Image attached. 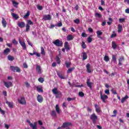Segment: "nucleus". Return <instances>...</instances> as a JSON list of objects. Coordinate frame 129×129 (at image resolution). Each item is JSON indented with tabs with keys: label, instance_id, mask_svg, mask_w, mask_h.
I'll return each instance as SVG.
<instances>
[{
	"label": "nucleus",
	"instance_id": "obj_12",
	"mask_svg": "<svg viewBox=\"0 0 129 129\" xmlns=\"http://www.w3.org/2000/svg\"><path fill=\"white\" fill-rule=\"evenodd\" d=\"M37 101L40 103H42L43 102V100H44V98H43V96L41 95H38L37 97Z\"/></svg>",
	"mask_w": 129,
	"mask_h": 129
},
{
	"label": "nucleus",
	"instance_id": "obj_62",
	"mask_svg": "<svg viewBox=\"0 0 129 129\" xmlns=\"http://www.w3.org/2000/svg\"><path fill=\"white\" fill-rule=\"evenodd\" d=\"M88 31H89V32H90V33H92L93 32V29H92V28L89 27L88 28Z\"/></svg>",
	"mask_w": 129,
	"mask_h": 129
},
{
	"label": "nucleus",
	"instance_id": "obj_31",
	"mask_svg": "<svg viewBox=\"0 0 129 129\" xmlns=\"http://www.w3.org/2000/svg\"><path fill=\"white\" fill-rule=\"evenodd\" d=\"M112 61H113V63H116V55H112Z\"/></svg>",
	"mask_w": 129,
	"mask_h": 129
},
{
	"label": "nucleus",
	"instance_id": "obj_4",
	"mask_svg": "<svg viewBox=\"0 0 129 129\" xmlns=\"http://www.w3.org/2000/svg\"><path fill=\"white\" fill-rule=\"evenodd\" d=\"M30 25H34V23L31 20H27V23L26 26V32H29L30 30Z\"/></svg>",
	"mask_w": 129,
	"mask_h": 129
},
{
	"label": "nucleus",
	"instance_id": "obj_59",
	"mask_svg": "<svg viewBox=\"0 0 129 129\" xmlns=\"http://www.w3.org/2000/svg\"><path fill=\"white\" fill-rule=\"evenodd\" d=\"M115 37H116V33H114V34H112L111 35V38H115Z\"/></svg>",
	"mask_w": 129,
	"mask_h": 129
},
{
	"label": "nucleus",
	"instance_id": "obj_35",
	"mask_svg": "<svg viewBox=\"0 0 129 129\" xmlns=\"http://www.w3.org/2000/svg\"><path fill=\"white\" fill-rule=\"evenodd\" d=\"M127 98H128V95H126L125 97H123L121 100V103H123V102H124L125 101V100L127 99Z\"/></svg>",
	"mask_w": 129,
	"mask_h": 129
},
{
	"label": "nucleus",
	"instance_id": "obj_22",
	"mask_svg": "<svg viewBox=\"0 0 129 129\" xmlns=\"http://www.w3.org/2000/svg\"><path fill=\"white\" fill-rule=\"evenodd\" d=\"M68 42H66L64 43V48L66 49V50H67V51H70V47H69V45H68Z\"/></svg>",
	"mask_w": 129,
	"mask_h": 129
},
{
	"label": "nucleus",
	"instance_id": "obj_51",
	"mask_svg": "<svg viewBox=\"0 0 129 129\" xmlns=\"http://www.w3.org/2000/svg\"><path fill=\"white\" fill-rule=\"evenodd\" d=\"M75 99H76L75 98H70V97H69V98H67V100L68 101H71L72 100H75Z\"/></svg>",
	"mask_w": 129,
	"mask_h": 129
},
{
	"label": "nucleus",
	"instance_id": "obj_37",
	"mask_svg": "<svg viewBox=\"0 0 129 129\" xmlns=\"http://www.w3.org/2000/svg\"><path fill=\"white\" fill-rule=\"evenodd\" d=\"M75 69V67H73V68L69 69L67 71V73L68 74H69L70 73H71V72H72V71H73V70H74Z\"/></svg>",
	"mask_w": 129,
	"mask_h": 129
},
{
	"label": "nucleus",
	"instance_id": "obj_28",
	"mask_svg": "<svg viewBox=\"0 0 129 129\" xmlns=\"http://www.w3.org/2000/svg\"><path fill=\"white\" fill-rule=\"evenodd\" d=\"M112 48H113L114 50H115V49L117 48V44H116L115 41L112 42Z\"/></svg>",
	"mask_w": 129,
	"mask_h": 129
},
{
	"label": "nucleus",
	"instance_id": "obj_21",
	"mask_svg": "<svg viewBox=\"0 0 129 129\" xmlns=\"http://www.w3.org/2000/svg\"><path fill=\"white\" fill-rule=\"evenodd\" d=\"M68 42H66L64 43V48L66 49V50H67V51H70V47H69V45H68Z\"/></svg>",
	"mask_w": 129,
	"mask_h": 129
},
{
	"label": "nucleus",
	"instance_id": "obj_38",
	"mask_svg": "<svg viewBox=\"0 0 129 129\" xmlns=\"http://www.w3.org/2000/svg\"><path fill=\"white\" fill-rule=\"evenodd\" d=\"M55 110L57 113H60V108H59V105H56Z\"/></svg>",
	"mask_w": 129,
	"mask_h": 129
},
{
	"label": "nucleus",
	"instance_id": "obj_64",
	"mask_svg": "<svg viewBox=\"0 0 129 129\" xmlns=\"http://www.w3.org/2000/svg\"><path fill=\"white\" fill-rule=\"evenodd\" d=\"M125 12L126 13V14H129V9H126L125 10Z\"/></svg>",
	"mask_w": 129,
	"mask_h": 129
},
{
	"label": "nucleus",
	"instance_id": "obj_14",
	"mask_svg": "<svg viewBox=\"0 0 129 129\" xmlns=\"http://www.w3.org/2000/svg\"><path fill=\"white\" fill-rule=\"evenodd\" d=\"M94 106H95V109H96V111L98 113H99V112H101V109L100 107H99V106H98V105L95 104Z\"/></svg>",
	"mask_w": 129,
	"mask_h": 129
},
{
	"label": "nucleus",
	"instance_id": "obj_34",
	"mask_svg": "<svg viewBox=\"0 0 129 129\" xmlns=\"http://www.w3.org/2000/svg\"><path fill=\"white\" fill-rule=\"evenodd\" d=\"M68 41H72L73 40V36L71 35H69L67 37Z\"/></svg>",
	"mask_w": 129,
	"mask_h": 129
},
{
	"label": "nucleus",
	"instance_id": "obj_50",
	"mask_svg": "<svg viewBox=\"0 0 129 129\" xmlns=\"http://www.w3.org/2000/svg\"><path fill=\"white\" fill-rule=\"evenodd\" d=\"M125 21V19L124 18H120L119 19V23H123Z\"/></svg>",
	"mask_w": 129,
	"mask_h": 129
},
{
	"label": "nucleus",
	"instance_id": "obj_32",
	"mask_svg": "<svg viewBox=\"0 0 129 129\" xmlns=\"http://www.w3.org/2000/svg\"><path fill=\"white\" fill-rule=\"evenodd\" d=\"M41 54L45 56L46 55V52H45V49H44L43 47H41Z\"/></svg>",
	"mask_w": 129,
	"mask_h": 129
},
{
	"label": "nucleus",
	"instance_id": "obj_46",
	"mask_svg": "<svg viewBox=\"0 0 129 129\" xmlns=\"http://www.w3.org/2000/svg\"><path fill=\"white\" fill-rule=\"evenodd\" d=\"M39 82H40V83H43L44 82V78L40 77L38 79Z\"/></svg>",
	"mask_w": 129,
	"mask_h": 129
},
{
	"label": "nucleus",
	"instance_id": "obj_17",
	"mask_svg": "<svg viewBox=\"0 0 129 129\" xmlns=\"http://www.w3.org/2000/svg\"><path fill=\"white\" fill-rule=\"evenodd\" d=\"M2 23L4 28H7V25H8V23H7L6 19L4 18H2Z\"/></svg>",
	"mask_w": 129,
	"mask_h": 129
},
{
	"label": "nucleus",
	"instance_id": "obj_5",
	"mask_svg": "<svg viewBox=\"0 0 129 129\" xmlns=\"http://www.w3.org/2000/svg\"><path fill=\"white\" fill-rule=\"evenodd\" d=\"M52 92L53 93V94H55L56 98H59V95H61V92H58V89L57 88H55L53 89L52 90Z\"/></svg>",
	"mask_w": 129,
	"mask_h": 129
},
{
	"label": "nucleus",
	"instance_id": "obj_40",
	"mask_svg": "<svg viewBox=\"0 0 129 129\" xmlns=\"http://www.w3.org/2000/svg\"><path fill=\"white\" fill-rule=\"evenodd\" d=\"M104 61H105V62H108V61H109V56L105 55L104 57Z\"/></svg>",
	"mask_w": 129,
	"mask_h": 129
},
{
	"label": "nucleus",
	"instance_id": "obj_53",
	"mask_svg": "<svg viewBox=\"0 0 129 129\" xmlns=\"http://www.w3.org/2000/svg\"><path fill=\"white\" fill-rule=\"evenodd\" d=\"M0 112L2 113V114L5 115L6 113V112L4 111L3 109H2V108L0 107Z\"/></svg>",
	"mask_w": 129,
	"mask_h": 129
},
{
	"label": "nucleus",
	"instance_id": "obj_20",
	"mask_svg": "<svg viewBox=\"0 0 129 129\" xmlns=\"http://www.w3.org/2000/svg\"><path fill=\"white\" fill-rule=\"evenodd\" d=\"M37 124H38V123L37 122H35L33 124H30V127L32 129H37Z\"/></svg>",
	"mask_w": 129,
	"mask_h": 129
},
{
	"label": "nucleus",
	"instance_id": "obj_25",
	"mask_svg": "<svg viewBox=\"0 0 129 129\" xmlns=\"http://www.w3.org/2000/svg\"><path fill=\"white\" fill-rule=\"evenodd\" d=\"M57 73V76H58V77L60 79H65V77L64 76L62 75V74H60V73H59L58 72H56Z\"/></svg>",
	"mask_w": 129,
	"mask_h": 129
},
{
	"label": "nucleus",
	"instance_id": "obj_57",
	"mask_svg": "<svg viewBox=\"0 0 129 129\" xmlns=\"http://www.w3.org/2000/svg\"><path fill=\"white\" fill-rule=\"evenodd\" d=\"M37 9L38 10H39V11H42V10H43V7L41 6H38Z\"/></svg>",
	"mask_w": 129,
	"mask_h": 129
},
{
	"label": "nucleus",
	"instance_id": "obj_42",
	"mask_svg": "<svg viewBox=\"0 0 129 129\" xmlns=\"http://www.w3.org/2000/svg\"><path fill=\"white\" fill-rule=\"evenodd\" d=\"M29 16H30V11H27L25 15L24 16L23 19H27V18H28V17H29Z\"/></svg>",
	"mask_w": 129,
	"mask_h": 129
},
{
	"label": "nucleus",
	"instance_id": "obj_61",
	"mask_svg": "<svg viewBox=\"0 0 129 129\" xmlns=\"http://www.w3.org/2000/svg\"><path fill=\"white\" fill-rule=\"evenodd\" d=\"M87 36V34H86V33L83 32L82 33V37H86Z\"/></svg>",
	"mask_w": 129,
	"mask_h": 129
},
{
	"label": "nucleus",
	"instance_id": "obj_27",
	"mask_svg": "<svg viewBox=\"0 0 129 129\" xmlns=\"http://www.w3.org/2000/svg\"><path fill=\"white\" fill-rule=\"evenodd\" d=\"M7 58H8V60H9V61H11V62H12V61L13 60H15V57H14L11 55H9L7 56Z\"/></svg>",
	"mask_w": 129,
	"mask_h": 129
},
{
	"label": "nucleus",
	"instance_id": "obj_58",
	"mask_svg": "<svg viewBox=\"0 0 129 129\" xmlns=\"http://www.w3.org/2000/svg\"><path fill=\"white\" fill-rule=\"evenodd\" d=\"M105 93L106 94H107V95H109V90H108V89H107V90H106L105 91Z\"/></svg>",
	"mask_w": 129,
	"mask_h": 129
},
{
	"label": "nucleus",
	"instance_id": "obj_8",
	"mask_svg": "<svg viewBox=\"0 0 129 129\" xmlns=\"http://www.w3.org/2000/svg\"><path fill=\"white\" fill-rule=\"evenodd\" d=\"M18 102L20 103V104H27V102L26 101V99H25V97H21L20 99H18Z\"/></svg>",
	"mask_w": 129,
	"mask_h": 129
},
{
	"label": "nucleus",
	"instance_id": "obj_7",
	"mask_svg": "<svg viewBox=\"0 0 129 129\" xmlns=\"http://www.w3.org/2000/svg\"><path fill=\"white\" fill-rule=\"evenodd\" d=\"M3 83L7 88H10V87H13V83L12 82H6L4 81Z\"/></svg>",
	"mask_w": 129,
	"mask_h": 129
},
{
	"label": "nucleus",
	"instance_id": "obj_47",
	"mask_svg": "<svg viewBox=\"0 0 129 129\" xmlns=\"http://www.w3.org/2000/svg\"><path fill=\"white\" fill-rule=\"evenodd\" d=\"M56 62L57 64H60L61 63V60H60L59 56L56 57Z\"/></svg>",
	"mask_w": 129,
	"mask_h": 129
},
{
	"label": "nucleus",
	"instance_id": "obj_36",
	"mask_svg": "<svg viewBox=\"0 0 129 129\" xmlns=\"http://www.w3.org/2000/svg\"><path fill=\"white\" fill-rule=\"evenodd\" d=\"M64 64L67 68H70V66H71V62L66 61Z\"/></svg>",
	"mask_w": 129,
	"mask_h": 129
},
{
	"label": "nucleus",
	"instance_id": "obj_26",
	"mask_svg": "<svg viewBox=\"0 0 129 129\" xmlns=\"http://www.w3.org/2000/svg\"><path fill=\"white\" fill-rule=\"evenodd\" d=\"M82 54L83 55V60L84 61V60H86V59H87V54H86V52H83Z\"/></svg>",
	"mask_w": 129,
	"mask_h": 129
},
{
	"label": "nucleus",
	"instance_id": "obj_1",
	"mask_svg": "<svg viewBox=\"0 0 129 129\" xmlns=\"http://www.w3.org/2000/svg\"><path fill=\"white\" fill-rule=\"evenodd\" d=\"M90 119L92 120L93 124H95V123H96V121H97V119H98V117H97V115L94 113L91 115Z\"/></svg>",
	"mask_w": 129,
	"mask_h": 129
},
{
	"label": "nucleus",
	"instance_id": "obj_16",
	"mask_svg": "<svg viewBox=\"0 0 129 129\" xmlns=\"http://www.w3.org/2000/svg\"><path fill=\"white\" fill-rule=\"evenodd\" d=\"M118 65L119 66H122V63H121V62H122V61H124V57L123 56H121L119 57V58L118 59Z\"/></svg>",
	"mask_w": 129,
	"mask_h": 129
},
{
	"label": "nucleus",
	"instance_id": "obj_43",
	"mask_svg": "<svg viewBox=\"0 0 129 129\" xmlns=\"http://www.w3.org/2000/svg\"><path fill=\"white\" fill-rule=\"evenodd\" d=\"M95 17L96 18H101V17H102V15L99 13H96L95 14Z\"/></svg>",
	"mask_w": 129,
	"mask_h": 129
},
{
	"label": "nucleus",
	"instance_id": "obj_44",
	"mask_svg": "<svg viewBox=\"0 0 129 129\" xmlns=\"http://www.w3.org/2000/svg\"><path fill=\"white\" fill-rule=\"evenodd\" d=\"M82 47L83 49H86V44H85V42H84V41H82Z\"/></svg>",
	"mask_w": 129,
	"mask_h": 129
},
{
	"label": "nucleus",
	"instance_id": "obj_56",
	"mask_svg": "<svg viewBox=\"0 0 129 129\" xmlns=\"http://www.w3.org/2000/svg\"><path fill=\"white\" fill-rule=\"evenodd\" d=\"M13 43L15 44V45H18V41H17V40H16V39H13Z\"/></svg>",
	"mask_w": 129,
	"mask_h": 129
},
{
	"label": "nucleus",
	"instance_id": "obj_39",
	"mask_svg": "<svg viewBox=\"0 0 129 129\" xmlns=\"http://www.w3.org/2000/svg\"><path fill=\"white\" fill-rule=\"evenodd\" d=\"M12 4H13L14 7H15V8H18L19 3H17V2H16V1H13Z\"/></svg>",
	"mask_w": 129,
	"mask_h": 129
},
{
	"label": "nucleus",
	"instance_id": "obj_10",
	"mask_svg": "<svg viewBox=\"0 0 129 129\" xmlns=\"http://www.w3.org/2000/svg\"><path fill=\"white\" fill-rule=\"evenodd\" d=\"M19 41L23 50H27V46H26V43H25L24 41H22L20 39H19Z\"/></svg>",
	"mask_w": 129,
	"mask_h": 129
},
{
	"label": "nucleus",
	"instance_id": "obj_3",
	"mask_svg": "<svg viewBox=\"0 0 129 129\" xmlns=\"http://www.w3.org/2000/svg\"><path fill=\"white\" fill-rule=\"evenodd\" d=\"M53 44L56 46V47H62L63 46V42L60 41L59 39H56L54 41H53Z\"/></svg>",
	"mask_w": 129,
	"mask_h": 129
},
{
	"label": "nucleus",
	"instance_id": "obj_63",
	"mask_svg": "<svg viewBox=\"0 0 129 129\" xmlns=\"http://www.w3.org/2000/svg\"><path fill=\"white\" fill-rule=\"evenodd\" d=\"M111 91H112V93H113V94H117L116 91H115L114 90H112Z\"/></svg>",
	"mask_w": 129,
	"mask_h": 129
},
{
	"label": "nucleus",
	"instance_id": "obj_24",
	"mask_svg": "<svg viewBox=\"0 0 129 129\" xmlns=\"http://www.w3.org/2000/svg\"><path fill=\"white\" fill-rule=\"evenodd\" d=\"M87 72L88 73H91V69H90V64L87 63L86 65Z\"/></svg>",
	"mask_w": 129,
	"mask_h": 129
},
{
	"label": "nucleus",
	"instance_id": "obj_6",
	"mask_svg": "<svg viewBox=\"0 0 129 129\" xmlns=\"http://www.w3.org/2000/svg\"><path fill=\"white\" fill-rule=\"evenodd\" d=\"M10 69L13 71V72H18L20 73L21 72V70L20 69V68L18 67H15L11 66H10Z\"/></svg>",
	"mask_w": 129,
	"mask_h": 129
},
{
	"label": "nucleus",
	"instance_id": "obj_15",
	"mask_svg": "<svg viewBox=\"0 0 129 129\" xmlns=\"http://www.w3.org/2000/svg\"><path fill=\"white\" fill-rule=\"evenodd\" d=\"M11 53V49L9 48H6L3 51L4 55H9V53Z\"/></svg>",
	"mask_w": 129,
	"mask_h": 129
},
{
	"label": "nucleus",
	"instance_id": "obj_54",
	"mask_svg": "<svg viewBox=\"0 0 129 129\" xmlns=\"http://www.w3.org/2000/svg\"><path fill=\"white\" fill-rule=\"evenodd\" d=\"M87 40H88V43H91V42H92V39L90 37H89L88 38Z\"/></svg>",
	"mask_w": 129,
	"mask_h": 129
},
{
	"label": "nucleus",
	"instance_id": "obj_48",
	"mask_svg": "<svg viewBox=\"0 0 129 129\" xmlns=\"http://www.w3.org/2000/svg\"><path fill=\"white\" fill-rule=\"evenodd\" d=\"M79 96L81 97H83V96H84V93H83V92H79Z\"/></svg>",
	"mask_w": 129,
	"mask_h": 129
},
{
	"label": "nucleus",
	"instance_id": "obj_45",
	"mask_svg": "<svg viewBox=\"0 0 129 129\" xmlns=\"http://www.w3.org/2000/svg\"><path fill=\"white\" fill-rule=\"evenodd\" d=\"M113 113L114 114V115H112V117H114L116 116V113H117V111L116 110H114L113 111Z\"/></svg>",
	"mask_w": 129,
	"mask_h": 129
},
{
	"label": "nucleus",
	"instance_id": "obj_60",
	"mask_svg": "<svg viewBox=\"0 0 129 129\" xmlns=\"http://www.w3.org/2000/svg\"><path fill=\"white\" fill-rule=\"evenodd\" d=\"M56 26L59 27H62V22H59V23H57V25Z\"/></svg>",
	"mask_w": 129,
	"mask_h": 129
},
{
	"label": "nucleus",
	"instance_id": "obj_2",
	"mask_svg": "<svg viewBox=\"0 0 129 129\" xmlns=\"http://www.w3.org/2000/svg\"><path fill=\"white\" fill-rule=\"evenodd\" d=\"M100 99L102 100L104 103H106V99H108V96L105 94H103L102 92H100Z\"/></svg>",
	"mask_w": 129,
	"mask_h": 129
},
{
	"label": "nucleus",
	"instance_id": "obj_11",
	"mask_svg": "<svg viewBox=\"0 0 129 129\" xmlns=\"http://www.w3.org/2000/svg\"><path fill=\"white\" fill-rule=\"evenodd\" d=\"M43 20H44V21H50L52 20V17L49 14L47 15H44L43 16Z\"/></svg>",
	"mask_w": 129,
	"mask_h": 129
},
{
	"label": "nucleus",
	"instance_id": "obj_49",
	"mask_svg": "<svg viewBox=\"0 0 129 129\" xmlns=\"http://www.w3.org/2000/svg\"><path fill=\"white\" fill-rule=\"evenodd\" d=\"M96 33L98 36H101V35H102V32H101L100 30L97 31Z\"/></svg>",
	"mask_w": 129,
	"mask_h": 129
},
{
	"label": "nucleus",
	"instance_id": "obj_30",
	"mask_svg": "<svg viewBox=\"0 0 129 129\" xmlns=\"http://www.w3.org/2000/svg\"><path fill=\"white\" fill-rule=\"evenodd\" d=\"M122 31V25L120 24L118 25V33H121Z\"/></svg>",
	"mask_w": 129,
	"mask_h": 129
},
{
	"label": "nucleus",
	"instance_id": "obj_55",
	"mask_svg": "<svg viewBox=\"0 0 129 129\" xmlns=\"http://www.w3.org/2000/svg\"><path fill=\"white\" fill-rule=\"evenodd\" d=\"M25 84L27 88H29L30 87V84L28 82H25Z\"/></svg>",
	"mask_w": 129,
	"mask_h": 129
},
{
	"label": "nucleus",
	"instance_id": "obj_19",
	"mask_svg": "<svg viewBox=\"0 0 129 129\" xmlns=\"http://www.w3.org/2000/svg\"><path fill=\"white\" fill-rule=\"evenodd\" d=\"M72 123L70 122H64L61 125V127L65 128L67 127V126H69V125H71Z\"/></svg>",
	"mask_w": 129,
	"mask_h": 129
},
{
	"label": "nucleus",
	"instance_id": "obj_52",
	"mask_svg": "<svg viewBox=\"0 0 129 129\" xmlns=\"http://www.w3.org/2000/svg\"><path fill=\"white\" fill-rule=\"evenodd\" d=\"M74 23H75V24H79L80 23V20L79 19H77L74 20Z\"/></svg>",
	"mask_w": 129,
	"mask_h": 129
},
{
	"label": "nucleus",
	"instance_id": "obj_13",
	"mask_svg": "<svg viewBox=\"0 0 129 129\" xmlns=\"http://www.w3.org/2000/svg\"><path fill=\"white\" fill-rule=\"evenodd\" d=\"M18 27L21 28H25L26 27V23L24 22H21L17 24Z\"/></svg>",
	"mask_w": 129,
	"mask_h": 129
},
{
	"label": "nucleus",
	"instance_id": "obj_23",
	"mask_svg": "<svg viewBox=\"0 0 129 129\" xmlns=\"http://www.w3.org/2000/svg\"><path fill=\"white\" fill-rule=\"evenodd\" d=\"M36 71H37L38 74H41V73H42V71L41 70V66L39 65H36Z\"/></svg>",
	"mask_w": 129,
	"mask_h": 129
},
{
	"label": "nucleus",
	"instance_id": "obj_41",
	"mask_svg": "<svg viewBox=\"0 0 129 129\" xmlns=\"http://www.w3.org/2000/svg\"><path fill=\"white\" fill-rule=\"evenodd\" d=\"M50 115H51V116H53V117H55V116H56V111L54 110H52L51 111V113Z\"/></svg>",
	"mask_w": 129,
	"mask_h": 129
},
{
	"label": "nucleus",
	"instance_id": "obj_9",
	"mask_svg": "<svg viewBox=\"0 0 129 129\" xmlns=\"http://www.w3.org/2000/svg\"><path fill=\"white\" fill-rule=\"evenodd\" d=\"M87 85L91 90H92V85L93 83L90 82V79H87L86 82Z\"/></svg>",
	"mask_w": 129,
	"mask_h": 129
},
{
	"label": "nucleus",
	"instance_id": "obj_33",
	"mask_svg": "<svg viewBox=\"0 0 129 129\" xmlns=\"http://www.w3.org/2000/svg\"><path fill=\"white\" fill-rule=\"evenodd\" d=\"M36 89L38 92H44V91L43 90V88H42V87H36Z\"/></svg>",
	"mask_w": 129,
	"mask_h": 129
},
{
	"label": "nucleus",
	"instance_id": "obj_29",
	"mask_svg": "<svg viewBox=\"0 0 129 129\" xmlns=\"http://www.w3.org/2000/svg\"><path fill=\"white\" fill-rule=\"evenodd\" d=\"M11 15L12 16L13 18H14L15 20H18L19 18H20L18 14H16L15 13H12Z\"/></svg>",
	"mask_w": 129,
	"mask_h": 129
},
{
	"label": "nucleus",
	"instance_id": "obj_18",
	"mask_svg": "<svg viewBox=\"0 0 129 129\" xmlns=\"http://www.w3.org/2000/svg\"><path fill=\"white\" fill-rule=\"evenodd\" d=\"M6 104L8 105L10 108H13L14 107V103L12 102H9L8 100H6Z\"/></svg>",
	"mask_w": 129,
	"mask_h": 129
}]
</instances>
